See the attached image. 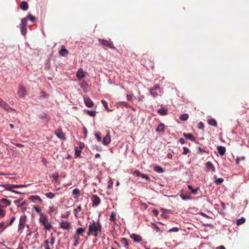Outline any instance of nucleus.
<instances>
[{
  "mask_svg": "<svg viewBox=\"0 0 249 249\" xmlns=\"http://www.w3.org/2000/svg\"><path fill=\"white\" fill-rule=\"evenodd\" d=\"M102 225L98 220L97 221L92 220L89 222L88 235H93L96 237L98 235V232H101Z\"/></svg>",
  "mask_w": 249,
  "mask_h": 249,
  "instance_id": "nucleus-1",
  "label": "nucleus"
},
{
  "mask_svg": "<svg viewBox=\"0 0 249 249\" xmlns=\"http://www.w3.org/2000/svg\"><path fill=\"white\" fill-rule=\"evenodd\" d=\"M98 41L100 44L104 49H107V48H108L114 50H117L114 46L113 42L110 40H107L104 39H99Z\"/></svg>",
  "mask_w": 249,
  "mask_h": 249,
  "instance_id": "nucleus-2",
  "label": "nucleus"
},
{
  "mask_svg": "<svg viewBox=\"0 0 249 249\" xmlns=\"http://www.w3.org/2000/svg\"><path fill=\"white\" fill-rule=\"evenodd\" d=\"M48 217L46 215H43L40 217L39 221L43 225L44 228L47 230H50L52 228L51 223L48 222Z\"/></svg>",
  "mask_w": 249,
  "mask_h": 249,
  "instance_id": "nucleus-3",
  "label": "nucleus"
},
{
  "mask_svg": "<svg viewBox=\"0 0 249 249\" xmlns=\"http://www.w3.org/2000/svg\"><path fill=\"white\" fill-rule=\"evenodd\" d=\"M92 204V206L93 207H97L100 205L101 203V200L99 196L96 195H94L91 197Z\"/></svg>",
  "mask_w": 249,
  "mask_h": 249,
  "instance_id": "nucleus-4",
  "label": "nucleus"
},
{
  "mask_svg": "<svg viewBox=\"0 0 249 249\" xmlns=\"http://www.w3.org/2000/svg\"><path fill=\"white\" fill-rule=\"evenodd\" d=\"M18 94L21 98H24L26 95V89L22 85H20L18 87Z\"/></svg>",
  "mask_w": 249,
  "mask_h": 249,
  "instance_id": "nucleus-5",
  "label": "nucleus"
},
{
  "mask_svg": "<svg viewBox=\"0 0 249 249\" xmlns=\"http://www.w3.org/2000/svg\"><path fill=\"white\" fill-rule=\"evenodd\" d=\"M132 174L136 177H141L147 180H150L149 177L146 174H142L141 172H140L139 170H137L134 171L133 172Z\"/></svg>",
  "mask_w": 249,
  "mask_h": 249,
  "instance_id": "nucleus-6",
  "label": "nucleus"
},
{
  "mask_svg": "<svg viewBox=\"0 0 249 249\" xmlns=\"http://www.w3.org/2000/svg\"><path fill=\"white\" fill-rule=\"evenodd\" d=\"M26 220V216L25 215L20 216L18 226V230L24 229Z\"/></svg>",
  "mask_w": 249,
  "mask_h": 249,
  "instance_id": "nucleus-7",
  "label": "nucleus"
},
{
  "mask_svg": "<svg viewBox=\"0 0 249 249\" xmlns=\"http://www.w3.org/2000/svg\"><path fill=\"white\" fill-rule=\"evenodd\" d=\"M0 107L6 111H8L10 109L12 110H14L12 108L10 107L8 104L1 99H0Z\"/></svg>",
  "mask_w": 249,
  "mask_h": 249,
  "instance_id": "nucleus-8",
  "label": "nucleus"
},
{
  "mask_svg": "<svg viewBox=\"0 0 249 249\" xmlns=\"http://www.w3.org/2000/svg\"><path fill=\"white\" fill-rule=\"evenodd\" d=\"M55 134L56 137L61 140L65 141L66 139L65 134L62 132L61 129H58L55 132Z\"/></svg>",
  "mask_w": 249,
  "mask_h": 249,
  "instance_id": "nucleus-9",
  "label": "nucleus"
},
{
  "mask_svg": "<svg viewBox=\"0 0 249 249\" xmlns=\"http://www.w3.org/2000/svg\"><path fill=\"white\" fill-rule=\"evenodd\" d=\"M111 142L109 131H107V135L103 138L102 143L104 145H108Z\"/></svg>",
  "mask_w": 249,
  "mask_h": 249,
  "instance_id": "nucleus-10",
  "label": "nucleus"
},
{
  "mask_svg": "<svg viewBox=\"0 0 249 249\" xmlns=\"http://www.w3.org/2000/svg\"><path fill=\"white\" fill-rule=\"evenodd\" d=\"M84 103L85 105L89 107H91L93 106L94 103L93 101L88 96L84 98Z\"/></svg>",
  "mask_w": 249,
  "mask_h": 249,
  "instance_id": "nucleus-11",
  "label": "nucleus"
},
{
  "mask_svg": "<svg viewBox=\"0 0 249 249\" xmlns=\"http://www.w3.org/2000/svg\"><path fill=\"white\" fill-rule=\"evenodd\" d=\"M23 197H20L18 199L14 201V203L17 205L18 207H20L24 206L26 204L25 201H22Z\"/></svg>",
  "mask_w": 249,
  "mask_h": 249,
  "instance_id": "nucleus-12",
  "label": "nucleus"
},
{
  "mask_svg": "<svg viewBox=\"0 0 249 249\" xmlns=\"http://www.w3.org/2000/svg\"><path fill=\"white\" fill-rule=\"evenodd\" d=\"M60 227L64 230H69L70 228V223L67 221L62 220L59 224Z\"/></svg>",
  "mask_w": 249,
  "mask_h": 249,
  "instance_id": "nucleus-13",
  "label": "nucleus"
},
{
  "mask_svg": "<svg viewBox=\"0 0 249 249\" xmlns=\"http://www.w3.org/2000/svg\"><path fill=\"white\" fill-rule=\"evenodd\" d=\"M0 186L3 187L5 188L6 190L10 191L13 192V191L14 190L13 188H16L15 184H1L0 185Z\"/></svg>",
  "mask_w": 249,
  "mask_h": 249,
  "instance_id": "nucleus-14",
  "label": "nucleus"
},
{
  "mask_svg": "<svg viewBox=\"0 0 249 249\" xmlns=\"http://www.w3.org/2000/svg\"><path fill=\"white\" fill-rule=\"evenodd\" d=\"M130 236L136 242L139 243L142 240V237L136 233H132Z\"/></svg>",
  "mask_w": 249,
  "mask_h": 249,
  "instance_id": "nucleus-15",
  "label": "nucleus"
},
{
  "mask_svg": "<svg viewBox=\"0 0 249 249\" xmlns=\"http://www.w3.org/2000/svg\"><path fill=\"white\" fill-rule=\"evenodd\" d=\"M76 76L79 79H81L83 78L85 76V74L83 70L81 68H80L77 73Z\"/></svg>",
  "mask_w": 249,
  "mask_h": 249,
  "instance_id": "nucleus-16",
  "label": "nucleus"
},
{
  "mask_svg": "<svg viewBox=\"0 0 249 249\" xmlns=\"http://www.w3.org/2000/svg\"><path fill=\"white\" fill-rule=\"evenodd\" d=\"M68 53V50L64 46H61V50L59 51V54L62 56H66Z\"/></svg>",
  "mask_w": 249,
  "mask_h": 249,
  "instance_id": "nucleus-17",
  "label": "nucleus"
},
{
  "mask_svg": "<svg viewBox=\"0 0 249 249\" xmlns=\"http://www.w3.org/2000/svg\"><path fill=\"white\" fill-rule=\"evenodd\" d=\"M183 136L186 138V139L190 140L192 142H195L196 141L195 137L191 133H183Z\"/></svg>",
  "mask_w": 249,
  "mask_h": 249,
  "instance_id": "nucleus-18",
  "label": "nucleus"
},
{
  "mask_svg": "<svg viewBox=\"0 0 249 249\" xmlns=\"http://www.w3.org/2000/svg\"><path fill=\"white\" fill-rule=\"evenodd\" d=\"M0 204L3 207H6L7 206L10 205L11 204V202L10 200L6 199V198H2L0 200Z\"/></svg>",
  "mask_w": 249,
  "mask_h": 249,
  "instance_id": "nucleus-19",
  "label": "nucleus"
},
{
  "mask_svg": "<svg viewBox=\"0 0 249 249\" xmlns=\"http://www.w3.org/2000/svg\"><path fill=\"white\" fill-rule=\"evenodd\" d=\"M206 167H207V168L208 170L211 169L213 172H215V167L211 161H207L206 164Z\"/></svg>",
  "mask_w": 249,
  "mask_h": 249,
  "instance_id": "nucleus-20",
  "label": "nucleus"
},
{
  "mask_svg": "<svg viewBox=\"0 0 249 249\" xmlns=\"http://www.w3.org/2000/svg\"><path fill=\"white\" fill-rule=\"evenodd\" d=\"M217 149L221 156L224 155L226 152V148L223 146H218Z\"/></svg>",
  "mask_w": 249,
  "mask_h": 249,
  "instance_id": "nucleus-21",
  "label": "nucleus"
},
{
  "mask_svg": "<svg viewBox=\"0 0 249 249\" xmlns=\"http://www.w3.org/2000/svg\"><path fill=\"white\" fill-rule=\"evenodd\" d=\"M81 149H82V146L76 147L75 148L74 155H75V158H78V157H80V154L82 152Z\"/></svg>",
  "mask_w": 249,
  "mask_h": 249,
  "instance_id": "nucleus-22",
  "label": "nucleus"
},
{
  "mask_svg": "<svg viewBox=\"0 0 249 249\" xmlns=\"http://www.w3.org/2000/svg\"><path fill=\"white\" fill-rule=\"evenodd\" d=\"M28 4L25 1H22L20 5V8L23 11H26L28 9Z\"/></svg>",
  "mask_w": 249,
  "mask_h": 249,
  "instance_id": "nucleus-23",
  "label": "nucleus"
},
{
  "mask_svg": "<svg viewBox=\"0 0 249 249\" xmlns=\"http://www.w3.org/2000/svg\"><path fill=\"white\" fill-rule=\"evenodd\" d=\"M158 112L162 116H165L168 114V110L165 108L161 107L158 110Z\"/></svg>",
  "mask_w": 249,
  "mask_h": 249,
  "instance_id": "nucleus-24",
  "label": "nucleus"
},
{
  "mask_svg": "<svg viewBox=\"0 0 249 249\" xmlns=\"http://www.w3.org/2000/svg\"><path fill=\"white\" fill-rule=\"evenodd\" d=\"M165 125L163 123H160L156 129L158 132H163L164 131Z\"/></svg>",
  "mask_w": 249,
  "mask_h": 249,
  "instance_id": "nucleus-25",
  "label": "nucleus"
},
{
  "mask_svg": "<svg viewBox=\"0 0 249 249\" xmlns=\"http://www.w3.org/2000/svg\"><path fill=\"white\" fill-rule=\"evenodd\" d=\"M208 124L212 126L217 127V123L214 119H211L208 120Z\"/></svg>",
  "mask_w": 249,
  "mask_h": 249,
  "instance_id": "nucleus-26",
  "label": "nucleus"
},
{
  "mask_svg": "<svg viewBox=\"0 0 249 249\" xmlns=\"http://www.w3.org/2000/svg\"><path fill=\"white\" fill-rule=\"evenodd\" d=\"M179 196H180V197L181 198V199L183 200L187 201V200L191 199V197L189 195H188L186 194H184L183 192H181Z\"/></svg>",
  "mask_w": 249,
  "mask_h": 249,
  "instance_id": "nucleus-27",
  "label": "nucleus"
},
{
  "mask_svg": "<svg viewBox=\"0 0 249 249\" xmlns=\"http://www.w3.org/2000/svg\"><path fill=\"white\" fill-rule=\"evenodd\" d=\"M86 231V229L85 228H78L77 229L76 231V235H82L83 233L84 232Z\"/></svg>",
  "mask_w": 249,
  "mask_h": 249,
  "instance_id": "nucleus-28",
  "label": "nucleus"
},
{
  "mask_svg": "<svg viewBox=\"0 0 249 249\" xmlns=\"http://www.w3.org/2000/svg\"><path fill=\"white\" fill-rule=\"evenodd\" d=\"M30 199L33 202H36V201H38L40 202H41V198L38 196H31L30 197Z\"/></svg>",
  "mask_w": 249,
  "mask_h": 249,
  "instance_id": "nucleus-29",
  "label": "nucleus"
},
{
  "mask_svg": "<svg viewBox=\"0 0 249 249\" xmlns=\"http://www.w3.org/2000/svg\"><path fill=\"white\" fill-rule=\"evenodd\" d=\"M188 188L190 190H191V193L192 194H194V195L196 194L197 193L198 190L199 189V187H196L195 189H193V187L190 185L188 186Z\"/></svg>",
  "mask_w": 249,
  "mask_h": 249,
  "instance_id": "nucleus-30",
  "label": "nucleus"
},
{
  "mask_svg": "<svg viewBox=\"0 0 249 249\" xmlns=\"http://www.w3.org/2000/svg\"><path fill=\"white\" fill-rule=\"evenodd\" d=\"M84 111L92 117H94L96 115V111L95 110H90L85 109Z\"/></svg>",
  "mask_w": 249,
  "mask_h": 249,
  "instance_id": "nucleus-31",
  "label": "nucleus"
},
{
  "mask_svg": "<svg viewBox=\"0 0 249 249\" xmlns=\"http://www.w3.org/2000/svg\"><path fill=\"white\" fill-rule=\"evenodd\" d=\"M154 170L159 173H162L164 172V170L160 166H156L154 167Z\"/></svg>",
  "mask_w": 249,
  "mask_h": 249,
  "instance_id": "nucleus-32",
  "label": "nucleus"
},
{
  "mask_svg": "<svg viewBox=\"0 0 249 249\" xmlns=\"http://www.w3.org/2000/svg\"><path fill=\"white\" fill-rule=\"evenodd\" d=\"M21 34L25 36L27 33V27L19 26Z\"/></svg>",
  "mask_w": 249,
  "mask_h": 249,
  "instance_id": "nucleus-33",
  "label": "nucleus"
},
{
  "mask_svg": "<svg viewBox=\"0 0 249 249\" xmlns=\"http://www.w3.org/2000/svg\"><path fill=\"white\" fill-rule=\"evenodd\" d=\"M27 20L26 18H22L21 20V23L19 26L27 27Z\"/></svg>",
  "mask_w": 249,
  "mask_h": 249,
  "instance_id": "nucleus-34",
  "label": "nucleus"
},
{
  "mask_svg": "<svg viewBox=\"0 0 249 249\" xmlns=\"http://www.w3.org/2000/svg\"><path fill=\"white\" fill-rule=\"evenodd\" d=\"M245 218L244 217H241V218L238 219L236 220V225H240L245 223Z\"/></svg>",
  "mask_w": 249,
  "mask_h": 249,
  "instance_id": "nucleus-35",
  "label": "nucleus"
},
{
  "mask_svg": "<svg viewBox=\"0 0 249 249\" xmlns=\"http://www.w3.org/2000/svg\"><path fill=\"white\" fill-rule=\"evenodd\" d=\"M116 213L114 212H112L110 216L109 220L115 222L116 220Z\"/></svg>",
  "mask_w": 249,
  "mask_h": 249,
  "instance_id": "nucleus-36",
  "label": "nucleus"
},
{
  "mask_svg": "<svg viewBox=\"0 0 249 249\" xmlns=\"http://www.w3.org/2000/svg\"><path fill=\"white\" fill-rule=\"evenodd\" d=\"M189 118V115L188 113H184L181 115L179 119L181 121H186Z\"/></svg>",
  "mask_w": 249,
  "mask_h": 249,
  "instance_id": "nucleus-37",
  "label": "nucleus"
},
{
  "mask_svg": "<svg viewBox=\"0 0 249 249\" xmlns=\"http://www.w3.org/2000/svg\"><path fill=\"white\" fill-rule=\"evenodd\" d=\"M27 20H30L32 22H34L36 20V18L33 16L31 14H28V16L25 17Z\"/></svg>",
  "mask_w": 249,
  "mask_h": 249,
  "instance_id": "nucleus-38",
  "label": "nucleus"
},
{
  "mask_svg": "<svg viewBox=\"0 0 249 249\" xmlns=\"http://www.w3.org/2000/svg\"><path fill=\"white\" fill-rule=\"evenodd\" d=\"M45 196L49 198V199H53V198H54L55 195L54 194H53V193L52 192H49L48 193H46L45 194Z\"/></svg>",
  "mask_w": 249,
  "mask_h": 249,
  "instance_id": "nucleus-39",
  "label": "nucleus"
},
{
  "mask_svg": "<svg viewBox=\"0 0 249 249\" xmlns=\"http://www.w3.org/2000/svg\"><path fill=\"white\" fill-rule=\"evenodd\" d=\"M80 194V190L78 188H75L72 190V194L73 195L77 196L76 197H77Z\"/></svg>",
  "mask_w": 249,
  "mask_h": 249,
  "instance_id": "nucleus-40",
  "label": "nucleus"
},
{
  "mask_svg": "<svg viewBox=\"0 0 249 249\" xmlns=\"http://www.w3.org/2000/svg\"><path fill=\"white\" fill-rule=\"evenodd\" d=\"M2 207H3L1 204H0V216L3 217L5 214V211L2 209Z\"/></svg>",
  "mask_w": 249,
  "mask_h": 249,
  "instance_id": "nucleus-41",
  "label": "nucleus"
},
{
  "mask_svg": "<svg viewBox=\"0 0 249 249\" xmlns=\"http://www.w3.org/2000/svg\"><path fill=\"white\" fill-rule=\"evenodd\" d=\"M224 181V179L223 178H218L214 180V183L217 184H219L222 183Z\"/></svg>",
  "mask_w": 249,
  "mask_h": 249,
  "instance_id": "nucleus-42",
  "label": "nucleus"
},
{
  "mask_svg": "<svg viewBox=\"0 0 249 249\" xmlns=\"http://www.w3.org/2000/svg\"><path fill=\"white\" fill-rule=\"evenodd\" d=\"M81 209H82V207L80 205H79L76 208L74 209V214L76 216V213H77L79 212L80 211H81Z\"/></svg>",
  "mask_w": 249,
  "mask_h": 249,
  "instance_id": "nucleus-43",
  "label": "nucleus"
},
{
  "mask_svg": "<svg viewBox=\"0 0 249 249\" xmlns=\"http://www.w3.org/2000/svg\"><path fill=\"white\" fill-rule=\"evenodd\" d=\"M95 137L96 138L98 142L101 141V136L100 133H95Z\"/></svg>",
  "mask_w": 249,
  "mask_h": 249,
  "instance_id": "nucleus-44",
  "label": "nucleus"
},
{
  "mask_svg": "<svg viewBox=\"0 0 249 249\" xmlns=\"http://www.w3.org/2000/svg\"><path fill=\"white\" fill-rule=\"evenodd\" d=\"M40 96L42 98H47L49 97V95L47 94L45 92L42 91L40 92Z\"/></svg>",
  "mask_w": 249,
  "mask_h": 249,
  "instance_id": "nucleus-45",
  "label": "nucleus"
},
{
  "mask_svg": "<svg viewBox=\"0 0 249 249\" xmlns=\"http://www.w3.org/2000/svg\"><path fill=\"white\" fill-rule=\"evenodd\" d=\"M197 127L198 129H201V130H204V124H203V122H200L198 124V126H197Z\"/></svg>",
  "mask_w": 249,
  "mask_h": 249,
  "instance_id": "nucleus-46",
  "label": "nucleus"
},
{
  "mask_svg": "<svg viewBox=\"0 0 249 249\" xmlns=\"http://www.w3.org/2000/svg\"><path fill=\"white\" fill-rule=\"evenodd\" d=\"M101 103L102 104H103L104 107L107 110H108V106H107V102L104 100H101Z\"/></svg>",
  "mask_w": 249,
  "mask_h": 249,
  "instance_id": "nucleus-47",
  "label": "nucleus"
},
{
  "mask_svg": "<svg viewBox=\"0 0 249 249\" xmlns=\"http://www.w3.org/2000/svg\"><path fill=\"white\" fill-rule=\"evenodd\" d=\"M70 214V212L67 211L66 213L65 214H62L61 215V217L64 218H67L69 217V215Z\"/></svg>",
  "mask_w": 249,
  "mask_h": 249,
  "instance_id": "nucleus-48",
  "label": "nucleus"
},
{
  "mask_svg": "<svg viewBox=\"0 0 249 249\" xmlns=\"http://www.w3.org/2000/svg\"><path fill=\"white\" fill-rule=\"evenodd\" d=\"M179 231V228L176 227H173L168 230L169 232H177Z\"/></svg>",
  "mask_w": 249,
  "mask_h": 249,
  "instance_id": "nucleus-49",
  "label": "nucleus"
},
{
  "mask_svg": "<svg viewBox=\"0 0 249 249\" xmlns=\"http://www.w3.org/2000/svg\"><path fill=\"white\" fill-rule=\"evenodd\" d=\"M122 242L124 245L125 247H128V241L126 238H122Z\"/></svg>",
  "mask_w": 249,
  "mask_h": 249,
  "instance_id": "nucleus-50",
  "label": "nucleus"
},
{
  "mask_svg": "<svg viewBox=\"0 0 249 249\" xmlns=\"http://www.w3.org/2000/svg\"><path fill=\"white\" fill-rule=\"evenodd\" d=\"M92 149H95L98 151H101L102 150V148L101 146H98L96 145L92 146Z\"/></svg>",
  "mask_w": 249,
  "mask_h": 249,
  "instance_id": "nucleus-51",
  "label": "nucleus"
},
{
  "mask_svg": "<svg viewBox=\"0 0 249 249\" xmlns=\"http://www.w3.org/2000/svg\"><path fill=\"white\" fill-rule=\"evenodd\" d=\"M245 159V157L244 156H242L241 157H238L236 159V163L237 164H238L240 161L241 160H244Z\"/></svg>",
  "mask_w": 249,
  "mask_h": 249,
  "instance_id": "nucleus-52",
  "label": "nucleus"
},
{
  "mask_svg": "<svg viewBox=\"0 0 249 249\" xmlns=\"http://www.w3.org/2000/svg\"><path fill=\"white\" fill-rule=\"evenodd\" d=\"M73 238V239L74 240V241H75V243L73 244V246H76L77 245V244H78L79 237H77L76 236V235L74 236Z\"/></svg>",
  "mask_w": 249,
  "mask_h": 249,
  "instance_id": "nucleus-53",
  "label": "nucleus"
},
{
  "mask_svg": "<svg viewBox=\"0 0 249 249\" xmlns=\"http://www.w3.org/2000/svg\"><path fill=\"white\" fill-rule=\"evenodd\" d=\"M189 152V149L186 147H183L182 154L186 155Z\"/></svg>",
  "mask_w": 249,
  "mask_h": 249,
  "instance_id": "nucleus-54",
  "label": "nucleus"
},
{
  "mask_svg": "<svg viewBox=\"0 0 249 249\" xmlns=\"http://www.w3.org/2000/svg\"><path fill=\"white\" fill-rule=\"evenodd\" d=\"M59 175L58 173H55L52 175V177L55 179V181H57L58 179Z\"/></svg>",
  "mask_w": 249,
  "mask_h": 249,
  "instance_id": "nucleus-55",
  "label": "nucleus"
},
{
  "mask_svg": "<svg viewBox=\"0 0 249 249\" xmlns=\"http://www.w3.org/2000/svg\"><path fill=\"white\" fill-rule=\"evenodd\" d=\"M29 184H18L16 185V188H24L28 186Z\"/></svg>",
  "mask_w": 249,
  "mask_h": 249,
  "instance_id": "nucleus-56",
  "label": "nucleus"
},
{
  "mask_svg": "<svg viewBox=\"0 0 249 249\" xmlns=\"http://www.w3.org/2000/svg\"><path fill=\"white\" fill-rule=\"evenodd\" d=\"M121 105L125 107L126 108H128L130 107L129 105L126 102H122L121 103Z\"/></svg>",
  "mask_w": 249,
  "mask_h": 249,
  "instance_id": "nucleus-57",
  "label": "nucleus"
},
{
  "mask_svg": "<svg viewBox=\"0 0 249 249\" xmlns=\"http://www.w3.org/2000/svg\"><path fill=\"white\" fill-rule=\"evenodd\" d=\"M133 95L132 94H127L126 98L128 101H131L132 99Z\"/></svg>",
  "mask_w": 249,
  "mask_h": 249,
  "instance_id": "nucleus-58",
  "label": "nucleus"
},
{
  "mask_svg": "<svg viewBox=\"0 0 249 249\" xmlns=\"http://www.w3.org/2000/svg\"><path fill=\"white\" fill-rule=\"evenodd\" d=\"M150 94L154 97H156L158 96V94L156 92H153L152 90H150Z\"/></svg>",
  "mask_w": 249,
  "mask_h": 249,
  "instance_id": "nucleus-59",
  "label": "nucleus"
},
{
  "mask_svg": "<svg viewBox=\"0 0 249 249\" xmlns=\"http://www.w3.org/2000/svg\"><path fill=\"white\" fill-rule=\"evenodd\" d=\"M152 225L155 228V229L157 231H160V228H159V227L155 223H152Z\"/></svg>",
  "mask_w": 249,
  "mask_h": 249,
  "instance_id": "nucleus-60",
  "label": "nucleus"
},
{
  "mask_svg": "<svg viewBox=\"0 0 249 249\" xmlns=\"http://www.w3.org/2000/svg\"><path fill=\"white\" fill-rule=\"evenodd\" d=\"M15 217H14V216L12 217V218L11 219V220L10 221L9 224H8V226L12 225L13 223L15 221Z\"/></svg>",
  "mask_w": 249,
  "mask_h": 249,
  "instance_id": "nucleus-61",
  "label": "nucleus"
},
{
  "mask_svg": "<svg viewBox=\"0 0 249 249\" xmlns=\"http://www.w3.org/2000/svg\"><path fill=\"white\" fill-rule=\"evenodd\" d=\"M34 208L37 213H40L41 212V209L39 207L34 206Z\"/></svg>",
  "mask_w": 249,
  "mask_h": 249,
  "instance_id": "nucleus-62",
  "label": "nucleus"
},
{
  "mask_svg": "<svg viewBox=\"0 0 249 249\" xmlns=\"http://www.w3.org/2000/svg\"><path fill=\"white\" fill-rule=\"evenodd\" d=\"M197 150L201 154H203L205 152V150L200 147H198Z\"/></svg>",
  "mask_w": 249,
  "mask_h": 249,
  "instance_id": "nucleus-63",
  "label": "nucleus"
},
{
  "mask_svg": "<svg viewBox=\"0 0 249 249\" xmlns=\"http://www.w3.org/2000/svg\"><path fill=\"white\" fill-rule=\"evenodd\" d=\"M42 162H43V164H44L45 166H47V164L48 162H47V161L46 160V159H45V158H42Z\"/></svg>",
  "mask_w": 249,
  "mask_h": 249,
  "instance_id": "nucleus-64",
  "label": "nucleus"
}]
</instances>
